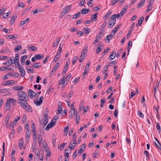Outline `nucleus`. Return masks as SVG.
Returning <instances> with one entry per match:
<instances>
[{"mask_svg":"<svg viewBox=\"0 0 161 161\" xmlns=\"http://www.w3.org/2000/svg\"><path fill=\"white\" fill-rule=\"evenodd\" d=\"M17 94L19 97L17 100L19 104L28 101V97L26 93L24 91L18 92L17 93Z\"/></svg>","mask_w":161,"mask_h":161,"instance_id":"obj_1","label":"nucleus"},{"mask_svg":"<svg viewBox=\"0 0 161 161\" xmlns=\"http://www.w3.org/2000/svg\"><path fill=\"white\" fill-rule=\"evenodd\" d=\"M27 101H25L21 104H20L22 107L27 112H32V109L31 107L28 104Z\"/></svg>","mask_w":161,"mask_h":161,"instance_id":"obj_2","label":"nucleus"},{"mask_svg":"<svg viewBox=\"0 0 161 161\" xmlns=\"http://www.w3.org/2000/svg\"><path fill=\"white\" fill-rule=\"evenodd\" d=\"M71 8L72 6L71 5L64 7L63 9L62 12L61 13V16L63 17L71 9Z\"/></svg>","mask_w":161,"mask_h":161,"instance_id":"obj_3","label":"nucleus"},{"mask_svg":"<svg viewBox=\"0 0 161 161\" xmlns=\"http://www.w3.org/2000/svg\"><path fill=\"white\" fill-rule=\"evenodd\" d=\"M28 95L30 98H33L36 97V93L31 90H29L28 92Z\"/></svg>","mask_w":161,"mask_h":161,"instance_id":"obj_4","label":"nucleus"},{"mask_svg":"<svg viewBox=\"0 0 161 161\" xmlns=\"http://www.w3.org/2000/svg\"><path fill=\"white\" fill-rule=\"evenodd\" d=\"M19 68V71L20 73L21 76L24 77L25 76V72L24 68L20 65V66L17 67Z\"/></svg>","mask_w":161,"mask_h":161,"instance_id":"obj_5","label":"nucleus"},{"mask_svg":"<svg viewBox=\"0 0 161 161\" xmlns=\"http://www.w3.org/2000/svg\"><path fill=\"white\" fill-rule=\"evenodd\" d=\"M55 123L56 121L54 122H52V121H51V122L49 123L47 126L45 128V130H49L50 128H52L55 125Z\"/></svg>","mask_w":161,"mask_h":161,"instance_id":"obj_6","label":"nucleus"},{"mask_svg":"<svg viewBox=\"0 0 161 161\" xmlns=\"http://www.w3.org/2000/svg\"><path fill=\"white\" fill-rule=\"evenodd\" d=\"M116 22V19H112L109 22L108 26L109 28L113 27L114 25Z\"/></svg>","mask_w":161,"mask_h":161,"instance_id":"obj_7","label":"nucleus"},{"mask_svg":"<svg viewBox=\"0 0 161 161\" xmlns=\"http://www.w3.org/2000/svg\"><path fill=\"white\" fill-rule=\"evenodd\" d=\"M27 47L29 51H36L37 49V47L35 46L31 45L27 46Z\"/></svg>","mask_w":161,"mask_h":161,"instance_id":"obj_8","label":"nucleus"},{"mask_svg":"<svg viewBox=\"0 0 161 161\" xmlns=\"http://www.w3.org/2000/svg\"><path fill=\"white\" fill-rule=\"evenodd\" d=\"M62 50H59L57 52L56 56L54 58L53 60V62H55L59 58V54L61 53Z\"/></svg>","mask_w":161,"mask_h":161,"instance_id":"obj_9","label":"nucleus"},{"mask_svg":"<svg viewBox=\"0 0 161 161\" xmlns=\"http://www.w3.org/2000/svg\"><path fill=\"white\" fill-rule=\"evenodd\" d=\"M27 58V55H25L21 57L20 60L22 65H23L25 64V60Z\"/></svg>","mask_w":161,"mask_h":161,"instance_id":"obj_10","label":"nucleus"},{"mask_svg":"<svg viewBox=\"0 0 161 161\" xmlns=\"http://www.w3.org/2000/svg\"><path fill=\"white\" fill-rule=\"evenodd\" d=\"M44 150L47 153V156L48 157H50L51 155V153L50 150L48 147L45 146L44 147Z\"/></svg>","mask_w":161,"mask_h":161,"instance_id":"obj_11","label":"nucleus"},{"mask_svg":"<svg viewBox=\"0 0 161 161\" xmlns=\"http://www.w3.org/2000/svg\"><path fill=\"white\" fill-rule=\"evenodd\" d=\"M69 114H70V115H69V119L72 118L74 114V116H75L76 117H77V111H73V113H72V112L71 111L70 112H69Z\"/></svg>","mask_w":161,"mask_h":161,"instance_id":"obj_12","label":"nucleus"},{"mask_svg":"<svg viewBox=\"0 0 161 161\" xmlns=\"http://www.w3.org/2000/svg\"><path fill=\"white\" fill-rule=\"evenodd\" d=\"M31 135V132L30 130H27L26 131L25 134V140L27 141H29V139Z\"/></svg>","mask_w":161,"mask_h":161,"instance_id":"obj_13","label":"nucleus"},{"mask_svg":"<svg viewBox=\"0 0 161 161\" xmlns=\"http://www.w3.org/2000/svg\"><path fill=\"white\" fill-rule=\"evenodd\" d=\"M35 56V58H36V59L37 60L42 59L44 57V56L43 54H36Z\"/></svg>","mask_w":161,"mask_h":161,"instance_id":"obj_14","label":"nucleus"},{"mask_svg":"<svg viewBox=\"0 0 161 161\" xmlns=\"http://www.w3.org/2000/svg\"><path fill=\"white\" fill-rule=\"evenodd\" d=\"M97 13H96L95 14L91 15V19L92 21H95L97 19V15H98Z\"/></svg>","mask_w":161,"mask_h":161,"instance_id":"obj_15","label":"nucleus"},{"mask_svg":"<svg viewBox=\"0 0 161 161\" xmlns=\"http://www.w3.org/2000/svg\"><path fill=\"white\" fill-rule=\"evenodd\" d=\"M116 55V53L115 51H112L111 54H110L109 59V60H111L113 59L115 57Z\"/></svg>","mask_w":161,"mask_h":161,"instance_id":"obj_16","label":"nucleus"},{"mask_svg":"<svg viewBox=\"0 0 161 161\" xmlns=\"http://www.w3.org/2000/svg\"><path fill=\"white\" fill-rule=\"evenodd\" d=\"M7 101H9L10 103L12 104L13 105L15 104L16 100L12 98H9L7 99Z\"/></svg>","mask_w":161,"mask_h":161,"instance_id":"obj_17","label":"nucleus"},{"mask_svg":"<svg viewBox=\"0 0 161 161\" xmlns=\"http://www.w3.org/2000/svg\"><path fill=\"white\" fill-rule=\"evenodd\" d=\"M44 121L43 122L42 121L41 122H40L41 124H42L43 122V125L44 126H45L48 122V117H43Z\"/></svg>","mask_w":161,"mask_h":161,"instance_id":"obj_18","label":"nucleus"},{"mask_svg":"<svg viewBox=\"0 0 161 161\" xmlns=\"http://www.w3.org/2000/svg\"><path fill=\"white\" fill-rule=\"evenodd\" d=\"M41 66V64L40 63H35L32 65V67L35 68H37Z\"/></svg>","mask_w":161,"mask_h":161,"instance_id":"obj_19","label":"nucleus"},{"mask_svg":"<svg viewBox=\"0 0 161 161\" xmlns=\"http://www.w3.org/2000/svg\"><path fill=\"white\" fill-rule=\"evenodd\" d=\"M114 35H113L112 34H110L106 36L105 38V40H108V42H109V41L112 39V38L113 37Z\"/></svg>","mask_w":161,"mask_h":161,"instance_id":"obj_20","label":"nucleus"},{"mask_svg":"<svg viewBox=\"0 0 161 161\" xmlns=\"http://www.w3.org/2000/svg\"><path fill=\"white\" fill-rule=\"evenodd\" d=\"M144 18L143 17H142L140 18L139 19L138 21V23L136 24V25L137 26L138 25L139 26H141L142 24L143 20Z\"/></svg>","mask_w":161,"mask_h":161,"instance_id":"obj_21","label":"nucleus"},{"mask_svg":"<svg viewBox=\"0 0 161 161\" xmlns=\"http://www.w3.org/2000/svg\"><path fill=\"white\" fill-rule=\"evenodd\" d=\"M23 143L24 142L23 138H21L19 142V147L20 149L22 148L23 146Z\"/></svg>","mask_w":161,"mask_h":161,"instance_id":"obj_22","label":"nucleus"},{"mask_svg":"<svg viewBox=\"0 0 161 161\" xmlns=\"http://www.w3.org/2000/svg\"><path fill=\"white\" fill-rule=\"evenodd\" d=\"M60 40V39L59 38H57L56 39V41L53 44V47H54L57 46Z\"/></svg>","mask_w":161,"mask_h":161,"instance_id":"obj_23","label":"nucleus"},{"mask_svg":"<svg viewBox=\"0 0 161 161\" xmlns=\"http://www.w3.org/2000/svg\"><path fill=\"white\" fill-rule=\"evenodd\" d=\"M22 48V46L20 45H18L16 46L14 50L16 52H17L19 50H20Z\"/></svg>","mask_w":161,"mask_h":161,"instance_id":"obj_24","label":"nucleus"},{"mask_svg":"<svg viewBox=\"0 0 161 161\" xmlns=\"http://www.w3.org/2000/svg\"><path fill=\"white\" fill-rule=\"evenodd\" d=\"M10 51L9 48L7 47H5L2 49L0 52L1 53H6L10 52Z\"/></svg>","mask_w":161,"mask_h":161,"instance_id":"obj_25","label":"nucleus"},{"mask_svg":"<svg viewBox=\"0 0 161 161\" xmlns=\"http://www.w3.org/2000/svg\"><path fill=\"white\" fill-rule=\"evenodd\" d=\"M3 155H2V158H1V160L0 161H3V160L4 156V152H5V143H4V142H3Z\"/></svg>","mask_w":161,"mask_h":161,"instance_id":"obj_26","label":"nucleus"},{"mask_svg":"<svg viewBox=\"0 0 161 161\" xmlns=\"http://www.w3.org/2000/svg\"><path fill=\"white\" fill-rule=\"evenodd\" d=\"M89 12V9H87L85 8H83L81 10V13L82 14H85Z\"/></svg>","mask_w":161,"mask_h":161,"instance_id":"obj_27","label":"nucleus"},{"mask_svg":"<svg viewBox=\"0 0 161 161\" xmlns=\"http://www.w3.org/2000/svg\"><path fill=\"white\" fill-rule=\"evenodd\" d=\"M76 132H75L74 133L73 136V140L72 141L73 142V144H76V141L75 140V138L76 137Z\"/></svg>","mask_w":161,"mask_h":161,"instance_id":"obj_28","label":"nucleus"},{"mask_svg":"<svg viewBox=\"0 0 161 161\" xmlns=\"http://www.w3.org/2000/svg\"><path fill=\"white\" fill-rule=\"evenodd\" d=\"M67 144V143L64 142L61 144V145L59 147V146H58V149H60L61 150H62L64 147L65 145Z\"/></svg>","mask_w":161,"mask_h":161,"instance_id":"obj_29","label":"nucleus"},{"mask_svg":"<svg viewBox=\"0 0 161 161\" xmlns=\"http://www.w3.org/2000/svg\"><path fill=\"white\" fill-rule=\"evenodd\" d=\"M11 81L13 82V81H14L11 80H9V81H4L2 83V85H3V86H5V85H9L11 84Z\"/></svg>","mask_w":161,"mask_h":161,"instance_id":"obj_30","label":"nucleus"},{"mask_svg":"<svg viewBox=\"0 0 161 161\" xmlns=\"http://www.w3.org/2000/svg\"><path fill=\"white\" fill-rule=\"evenodd\" d=\"M85 55V53L84 52L82 53L81 54V55L80 57V59L79 60V61L80 62H81L82 61L83 59H84Z\"/></svg>","mask_w":161,"mask_h":161,"instance_id":"obj_31","label":"nucleus"},{"mask_svg":"<svg viewBox=\"0 0 161 161\" xmlns=\"http://www.w3.org/2000/svg\"><path fill=\"white\" fill-rule=\"evenodd\" d=\"M0 69L2 71H5L7 70H11L12 69L11 68L7 67H5L4 66L0 67Z\"/></svg>","mask_w":161,"mask_h":161,"instance_id":"obj_32","label":"nucleus"},{"mask_svg":"<svg viewBox=\"0 0 161 161\" xmlns=\"http://www.w3.org/2000/svg\"><path fill=\"white\" fill-rule=\"evenodd\" d=\"M48 111L47 108H46L45 109L44 111L43 114V117H48Z\"/></svg>","mask_w":161,"mask_h":161,"instance_id":"obj_33","label":"nucleus"},{"mask_svg":"<svg viewBox=\"0 0 161 161\" xmlns=\"http://www.w3.org/2000/svg\"><path fill=\"white\" fill-rule=\"evenodd\" d=\"M145 1V0H141L140 2L137 6V8H138L141 6H143L144 4Z\"/></svg>","mask_w":161,"mask_h":161,"instance_id":"obj_34","label":"nucleus"},{"mask_svg":"<svg viewBox=\"0 0 161 161\" xmlns=\"http://www.w3.org/2000/svg\"><path fill=\"white\" fill-rule=\"evenodd\" d=\"M7 36H8L7 38H8V39H14L17 38V36L16 35H15V36H14V35H7Z\"/></svg>","mask_w":161,"mask_h":161,"instance_id":"obj_35","label":"nucleus"},{"mask_svg":"<svg viewBox=\"0 0 161 161\" xmlns=\"http://www.w3.org/2000/svg\"><path fill=\"white\" fill-rule=\"evenodd\" d=\"M65 79L64 77H62L61 78L59 81V84L62 85L63 84H64L65 83V82L66 81H65Z\"/></svg>","mask_w":161,"mask_h":161,"instance_id":"obj_36","label":"nucleus"},{"mask_svg":"<svg viewBox=\"0 0 161 161\" xmlns=\"http://www.w3.org/2000/svg\"><path fill=\"white\" fill-rule=\"evenodd\" d=\"M127 11V9L125 8H122L120 13V15L122 16L125 13V12Z\"/></svg>","mask_w":161,"mask_h":161,"instance_id":"obj_37","label":"nucleus"},{"mask_svg":"<svg viewBox=\"0 0 161 161\" xmlns=\"http://www.w3.org/2000/svg\"><path fill=\"white\" fill-rule=\"evenodd\" d=\"M75 144H73L72 142H70L69 146V147L71 150L74 149L75 147Z\"/></svg>","mask_w":161,"mask_h":161,"instance_id":"obj_38","label":"nucleus"},{"mask_svg":"<svg viewBox=\"0 0 161 161\" xmlns=\"http://www.w3.org/2000/svg\"><path fill=\"white\" fill-rule=\"evenodd\" d=\"M15 133V130L13 129L11 130L10 134L9 135V137L10 138H13L14 136Z\"/></svg>","mask_w":161,"mask_h":161,"instance_id":"obj_39","label":"nucleus"},{"mask_svg":"<svg viewBox=\"0 0 161 161\" xmlns=\"http://www.w3.org/2000/svg\"><path fill=\"white\" fill-rule=\"evenodd\" d=\"M14 61V64L16 65L17 67L20 66V65L19 64V59H15Z\"/></svg>","mask_w":161,"mask_h":161,"instance_id":"obj_40","label":"nucleus"},{"mask_svg":"<svg viewBox=\"0 0 161 161\" xmlns=\"http://www.w3.org/2000/svg\"><path fill=\"white\" fill-rule=\"evenodd\" d=\"M10 115L9 114H7L5 120H4V122L6 124H8V122L10 118Z\"/></svg>","mask_w":161,"mask_h":161,"instance_id":"obj_41","label":"nucleus"},{"mask_svg":"<svg viewBox=\"0 0 161 161\" xmlns=\"http://www.w3.org/2000/svg\"><path fill=\"white\" fill-rule=\"evenodd\" d=\"M103 30H102L101 31H100L96 37H98V38H99V39H100V38L101 37H102L103 35Z\"/></svg>","mask_w":161,"mask_h":161,"instance_id":"obj_42","label":"nucleus"},{"mask_svg":"<svg viewBox=\"0 0 161 161\" xmlns=\"http://www.w3.org/2000/svg\"><path fill=\"white\" fill-rule=\"evenodd\" d=\"M111 14V12L110 11H108L106 14L104 16L103 18L106 19L108 17L110 16Z\"/></svg>","mask_w":161,"mask_h":161,"instance_id":"obj_43","label":"nucleus"},{"mask_svg":"<svg viewBox=\"0 0 161 161\" xmlns=\"http://www.w3.org/2000/svg\"><path fill=\"white\" fill-rule=\"evenodd\" d=\"M42 138L41 135H39V136L38 137V143L39 145H40L41 144V143L42 142Z\"/></svg>","mask_w":161,"mask_h":161,"instance_id":"obj_44","label":"nucleus"},{"mask_svg":"<svg viewBox=\"0 0 161 161\" xmlns=\"http://www.w3.org/2000/svg\"><path fill=\"white\" fill-rule=\"evenodd\" d=\"M14 59V58L13 57H12L10 58L8 61V63H9L10 64H13V61Z\"/></svg>","mask_w":161,"mask_h":161,"instance_id":"obj_45","label":"nucleus"},{"mask_svg":"<svg viewBox=\"0 0 161 161\" xmlns=\"http://www.w3.org/2000/svg\"><path fill=\"white\" fill-rule=\"evenodd\" d=\"M62 103L60 102H59L58 103V109L59 111H61L62 110Z\"/></svg>","mask_w":161,"mask_h":161,"instance_id":"obj_46","label":"nucleus"},{"mask_svg":"<svg viewBox=\"0 0 161 161\" xmlns=\"http://www.w3.org/2000/svg\"><path fill=\"white\" fill-rule=\"evenodd\" d=\"M84 29L85 30L84 32L86 34H88L91 31V30L89 28H84Z\"/></svg>","mask_w":161,"mask_h":161,"instance_id":"obj_47","label":"nucleus"},{"mask_svg":"<svg viewBox=\"0 0 161 161\" xmlns=\"http://www.w3.org/2000/svg\"><path fill=\"white\" fill-rule=\"evenodd\" d=\"M144 153L147 159L148 160L149 158V152L145 150L144 152Z\"/></svg>","mask_w":161,"mask_h":161,"instance_id":"obj_48","label":"nucleus"},{"mask_svg":"<svg viewBox=\"0 0 161 161\" xmlns=\"http://www.w3.org/2000/svg\"><path fill=\"white\" fill-rule=\"evenodd\" d=\"M137 113L138 115L141 118H143L144 117V114L142 113L141 111L139 110H138L137 111Z\"/></svg>","mask_w":161,"mask_h":161,"instance_id":"obj_49","label":"nucleus"},{"mask_svg":"<svg viewBox=\"0 0 161 161\" xmlns=\"http://www.w3.org/2000/svg\"><path fill=\"white\" fill-rule=\"evenodd\" d=\"M31 67L30 66H28L26 68V70L28 71L29 73L32 72L34 71V70L33 69H31Z\"/></svg>","mask_w":161,"mask_h":161,"instance_id":"obj_50","label":"nucleus"},{"mask_svg":"<svg viewBox=\"0 0 161 161\" xmlns=\"http://www.w3.org/2000/svg\"><path fill=\"white\" fill-rule=\"evenodd\" d=\"M91 64V63L90 61H89L88 63L86 65L85 69H86V70H87L88 71L89 70V68L90 65Z\"/></svg>","mask_w":161,"mask_h":161,"instance_id":"obj_51","label":"nucleus"},{"mask_svg":"<svg viewBox=\"0 0 161 161\" xmlns=\"http://www.w3.org/2000/svg\"><path fill=\"white\" fill-rule=\"evenodd\" d=\"M116 62V61L115 60L110 61L108 63V65H109V66H113L115 64Z\"/></svg>","mask_w":161,"mask_h":161,"instance_id":"obj_52","label":"nucleus"},{"mask_svg":"<svg viewBox=\"0 0 161 161\" xmlns=\"http://www.w3.org/2000/svg\"><path fill=\"white\" fill-rule=\"evenodd\" d=\"M71 74H69L67 75V76L66 77L65 79V81H67V83L69 81V79L71 78Z\"/></svg>","mask_w":161,"mask_h":161,"instance_id":"obj_53","label":"nucleus"},{"mask_svg":"<svg viewBox=\"0 0 161 161\" xmlns=\"http://www.w3.org/2000/svg\"><path fill=\"white\" fill-rule=\"evenodd\" d=\"M69 127L68 126H66L64 128V133H66L65 136H66L67 135V133H68V131H69Z\"/></svg>","mask_w":161,"mask_h":161,"instance_id":"obj_54","label":"nucleus"},{"mask_svg":"<svg viewBox=\"0 0 161 161\" xmlns=\"http://www.w3.org/2000/svg\"><path fill=\"white\" fill-rule=\"evenodd\" d=\"M88 110V106H86L84 107L83 108V114H85L86 112Z\"/></svg>","mask_w":161,"mask_h":161,"instance_id":"obj_55","label":"nucleus"},{"mask_svg":"<svg viewBox=\"0 0 161 161\" xmlns=\"http://www.w3.org/2000/svg\"><path fill=\"white\" fill-rule=\"evenodd\" d=\"M103 49V48H102L101 47H98L96 50V53L97 54H99L100 51H102Z\"/></svg>","mask_w":161,"mask_h":161,"instance_id":"obj_56","label":"nucleus"},{"mask_svg":"<svg viewBox=\"0 0 161 161\" xmlns=\"http://www.w3.org/2000/svg\"><path fill=\"white\" fill-rule=\"evenodd\" d=\"M156 128L158 130L159 133L161 131V128L159 123H158L157 124V125H156Z\"/></svg>","mask_w":161,"mask_h":161,"instance_id":"obj_57","label":"nucleus"},{"mask_svg":"<svg viewBox=\"0 0 161 161\" xmlns=\"http://www.w3.org/2000/svg\"><path fill=\"white\" fill-rule=\"evenodd\" d=\"M16 18V17H15L14 16H12L10 20V21H11L12 22L11 24H13L14 23V22L15 20V19Z\"/></svg>","mask_w":161,"mask_h":161,"instance_id":"obj_58","label":"nucleus"},{"mask_svg":"<svg viewBox=\"0 0 161 161\" xmlns=\"http://www.w3.org/2000/svg\"><path fill=\"white\" fill-rule=\"evenodd\" d=\"M80 13L79 12H78V13H77L76 14H75L73 16V19H75V18H76L77 17H78L79 16H80Z\"/></svg>","mask_w":161,"mask_h":161,"instance_id":"obj_59","label":"nucleus"},{"mask_svg":"<svg viewBox=\"0 0 161 161\" xmlns=\"http://www.w3.org/2000/svg\"><path fill=\"white\" fill-rule=\"evenodd\" d=\"M78 57H75L72 60V64H74L76 61L78 59Z\"/></svg>","mask_w":161,"mask_h":161,"instance_id":"obj_60","label":"nucleus"},{"mask_svg":"<svg viewBox=\"0 0 161 161\" xmlns=\"http://www.w3.org/2000/svg\"><path fill=\"white\" fill-rule=\"evenodd\" d=\"M147 9L146 10V12L147 13L149 12L150 11H151L152 9V7L150 6H147Z\"/></svg>","mask_w":161,"mask_h":161,"instance_id":"obj_61","label":"nucleus"},{"mask_svg":"<svg viewBox=\"0 0 161 161\" xmlns=\"http://www.w3.org/2000/svg\"><path fill=\"white\" fill-rule=\"evenodd\" d=\"M113 87L111 86H110L109 87L107 90L106 92L108 94L110 93Z\"/></svg>","mask_w":161,"mask_h":161,"instance_id":"obj_62","label":"nucleus"},{"mask_svg":"<svg viewBox=\"0 0 161 161\" xmlns=\"http://www.w3.org/2000/svg\"><path fill=\"white\" fill-rule=\"evenodd\" d=\"M39 154H40V153H39V150L37 151H36L35 152V158H37V157H38L39 158L40 156L39 155Z\"/></svg>","mask_w":161,"mask_h":161,"instance_id":"obj_63","label":"nucleus"},{"mask_svg":"<svg viewBox=\"0 0 161 161\" xmlns=\"http://www.w3.org/2000/svg\"><path fill=\"white\" fill-rule=\"evenodd\" d=\"M109 48H107L106 49H105L103 52L102 53V55L104 56L105 55V54L107 53L108 52V51L109 50Z\"/></svg>","mask_w":161,"mask_h":161,"instance_id":"obj_64","label":"nucleus"}]
</instances>
